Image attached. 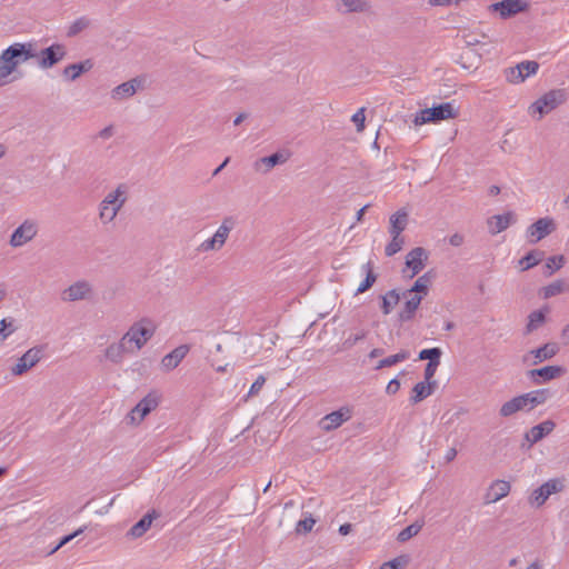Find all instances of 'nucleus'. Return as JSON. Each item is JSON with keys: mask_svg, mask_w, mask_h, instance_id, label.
<instances>
[{"mask_svg": "<svg viewBox=\"0 0 569 569\" xmlns=\"http://www.w3.org/2000/svg\"><path fill=\"white\" fill-rule=\"evenodd\" d=\"M37 52L31 42H14L0 54V87L9 83V76L23 62L33 59Z\"/></svg>", "mask_w": 569, "mask_h": 569, "instance_id": "1", "label": "nucleus"}, {"mask_svg": "<svg viewBox=\"0 0 569 569\" xmlns=\"http://www.w3.org/2000/svg\"><path fill=\"white\" fill-rule=\"evenodd\" d=\"M128 188L119 184L114 190L108 192L99 203V219L102 224L111 223L127 201Z\"/></svg>", "mask_w": 569, "mask_h": 569, "instance_id": "2", "label": "nucleus"}, {"mask_svg": "<svg viewBox=\"0 0 569 569\" xmlns=\"http://www.w3.org/2000/svg\"><path fill=\"white\" fill-rule=\"evenodd\" d=\"M156 329L157 326L151 319L142 318L128 329L122 339L132 348V352H137L153 337Z\"/></svg>", "mask_w": 569, "mask_h": 569, "instance_id": "3", "label": "nucleus"}, {"mask_svg": "<svg viewBox=\"0 0 569 569\" xmlns=\"http://www.w3.org/2000/svg\"><path fill=\"white\" fill-rule=\"evenodd\" d=\"M567 92L565 89H552L532 102L528 108V113L540 120L542 117L552 110L557 109L560 104L566 102Z\"/></svg>", "mask_w": 569, "mask_h": 569, "instance_id": "4", "label": "nucleus"}, {"mask_svg": "<svg viewBox=\"0 0 569 569\" xmlns=\"http://www.w3.org/2000/svg\"><path fill=\"white\" fill-rule=\"evenodd\" d=\"M236 227V220L233 217H226L221 224L219 226V228L216 230V232L213 233V236L211 238H208L206 239L204 241H202L199 246V250L201 252H209V251H218L220 250L231 230Z\"/></svg>", "mask_w": 569, "mask_h": 569, "instance_id": "5", "label": "nucleus"}, {"mask_svg": "<svg viewBox=\"0 0 569 569\" xmlns=\"http://www.w3.org/2000/svg\"><path fill=\"white\" fill-rule=\"evenodd\" d=\"M457 110L451 102H443L432 108L420 110L415 118L416 124H425L428 122H437L455 118Z\"/></svg>", "mask_w": 569, "mask_h": 569, "instance_id": "6", "label": "nucleus"}, {"mask_svg": "<svg viewBox=\"0 0 569 569\" xmlns=\"http://www.w3.org/2000/svg\"><path fill=\"white\" fill-rule=\"evenodd\" d=\"M39 231V226L36 220L26 219L20 226H18L12 232L9 244L12 248H20L26 243L30 242Z\"/></svg>", "mask_w": 569, "mask_h": 569, "instance_id": "7", "label": "nucleus"}, {"mask_svg": "<svg viewBox=\"0 0 569 569\" xmlns=\"http://www.w3.org/2000/svg\"><path fill=\"white\" fill-rule=\"evenodd\" d=\"M93 286L88 280H78L71 283L61 292V299L64 302H76L90 300L93 298Z\"/></svg>", "mask_w": 569, "mask_h": 569, "instance_id": "8", "label": "nucleus"}, {"mask_svg": "<svg viewBox=\"0 0 569 569\" xmlns=\"http://www.w3.org/2000/svg\"><path fill=\"white\" fill-rule=\"evenodd\" d=\"M67 56L66 47L61 43H52L48 48L42 49L39 53L37 52L38 67L41 69H50Z\"/></svg>", "mask_w": 569, "mask_h": 569, "instance_id": "9", "label": "nucleus"}, {"mask_svg": "<svg viewBox=\"0 0 569 569\" xmlns=\"http://www.w3.org/2000/svg\"><path fill=\"white\" fill-rule=\"evenodd\" d=\"M43 357L42 347H33L27 350L11 367V373L16 377L22 376L37 366Z\"/></svg>", "mask_w": 569, "mask_h": 569, "instance_id": "10", "label": "nucleus"}, {"mask_svg": "<svg viewBox=\"0 0 569 569\" xmlns=\"http://www.w3.org/2000/svg\"><path fill=\"white\" fill-rule=\"evenodd\" d=\"M539 63L536 61H522L515 67L505 70L506 80L509 83L518 84L523 82L528 77L537 73Z\"/></svg>", "mask_w": 569, "mask_h": 569, "instance_id": "11", "label": "nucleus"}, {"mask_svg": "<svg viewBox=\"0 0 569 569\" xmlns=\"http://www.w3.org/2000/svg\"><path fill=\"white\" fill-rule=\"evenodd\" d=\"M557 226L552 218L545 217L538 219L536 222L530 224L526 230V236L529 243H537L545 237L556 230Z\"/></svg>", "mask_w": 569, "mask_h": 569, "instance_id": "12", "label": "nucleus"}, {"mask_svg": "<svg viewBox=\"0 0 569 569\" xmlns=\"http://www.w3.org/2000/svg\"><path fill=\"white\" fill-rule=\"evenodd\" d=\"M157 406H158L157 397H154L152 395H148L136 405V407L129 412L127 418L129 419L130 423L138 425Z\"/></svg>", "mask_w": 569, "mask_h": 569, "instance_id": "13", "label": "nucleus"}, {"mask_svg": "<svg viewBox=\"0 0 569 569\" xmlns=\"http://www.w3.org/2000/svg\"><path fill=\"white\" fill-rule=\"evenodd\" d=\"M351 418V410L348 407L340 408L326 415L319 421V427L323 431H331L339 428L343 422Z\"/></svg>", "mask_w": 569, "mask_h": 569, "instance_id": "14", "label": "nucleus"}, {"mask_svg": "<svg viewBox=\"0 0 569 569\" xmlns=\"http://www.w3.org/2000/svg\"><path fill=\"white\" fill-rule=\"evenodd\" d=\"M529 4L526 0H502L491 4L493 11H498L501 18H508L519 12L526 11Z\"/></svg>", "mask_w": 569, "mask_h": 569, "instance_id": "15", "label": "nucleus"}, {"mask_svg": "<svg viewBox=\"0 0 569 569\" xmlns=\"http://www.w3.org/2000/svg\"><path fill=\"white\" fill-rule=\"evenodd\" d=\"M402 297L406 299V302L399 312V320L401 322H408L415 318L423 298L422 295L408 293L407 291H403Z\"/></svg>", "mask_w": 569, "mask_h": 569, "instance_id": "16", "label": "nucleus"}, {"mask_svg": "<svg viewBox=\"0 0 569 569\" xmlns=\"http://www.w3.org/2000/svg\"><path fill=\"white\" fill-rule=\"evenodd\" d=\"M560 489V482L557 480H549L541 485L539 488L533 490L531 493L529 501L537 507L542 506L546 500L555 492Z\"/></svg>", "mask_w": 569, "mask_h": 569, "instance_id": "17", "label": "nucleus"}, {"mask_svg": "<svg viewBox=\"0 0 569 569\" xmlns=\"http://www.w3.org/2000/svg\"><path fill=\"white\" fill-rule=\"evenodd\" d=\"M511 486L509 481L506 480H496L488 488L485 495V503L490 505L495 503L502 498L507 497L510 492Z\"/></svg>", "mask_w": 569, "mask_h": 569, "instance_id": "18", "label": "nucleus"}, {"mask_svg": "<svg viewBox=\"0 0 569 569\" xmlns=\"http://www.w3.org/2000/svg\"><path fill=\"white\" fill-rule=\"evenodd\" d=\"M335 7L342 14L363 13L371 8L369 0H336Z\"/></svg>", "mask_w": 569, "mask_h": 569, "instance_id": "19", "label": "nucleus"}, {"mask_svg": "<svg viewBox=\"0 0 569 569\" xmlns=\"http://www.w3.org/2000/svg\"><path fill=\"white\" fill-rule=\"evenodd\" d=\"M427 259V251L421 247H417L408 252L406 257V266L411 270L410 277H415L425 268V261Z\"/></svg>", "mask_w": 569, "mask_h": 569, "instance_id": "20", "label": "nucleus"}, {"mask_svg": "<svg viewBox=\"0 0 569 569\" xmlns=\"http://www.w3.org/2000/svg\"><path fill=\"white\" fill-rule=\"evenodd\" d=\"M516 221L513 212L509 211L503 214H496L487 220L489 233L495 236L505 231L510 224Z\"/></svg>", "mask_w": 569, "mask_h": 569, "instance_id": "21", "label": "nucleus"}, {"mask_svg": "<svg viewBox=\"0 0 569 569\" xmlns=\"http://www.w3.org/2000/svg\"><path fill=\"white\" fill-rule=\"evenodd\" d=\"M190 348L188 345H181L174 348L171 352L166 355L161 360V367L166 371H171L179 366V363L188 355Z\"/></svg>", "mask_w": 569, "mask_h": 569, "instance_id": "22", "label": "nucleus"}, {"mask_svg": "<svg viewBox=\"0 0 569 569\" xmlns=\"http://www.w3.org/2000/svg\"><path fill=\"white\" fill-rule=\"evenodd\" d=\"M563 369L559 366H547L540 369H532L528 372L530 379L535 382H546L559 377Z\"/></svg>", "mask_w": 569, "mask_h": 569, "instance_id": "23", "label": "nucleus"}, {"mask_svg": "<svg viewBox=\"0 0 569 569\" xmlns=\"http://www.w3.org/2000/svg\"><path fill=\"white\" fill-rule=\"evenodd\" d=\"M556 423L552 420H545L539 425L533 426L527 433L526 439L531 443H537L542 438L548 436L555 429Z\"/></svg>", "mask_w": 569, "mask_h": 569, "instance_id": "24", "label": "nucleus"}, {"mask_svg": "<svg viewBox=\"0 0 569 569\" xmlns=\"http://www.w3.org/2000/svg\"><path fill=\"white\" fill-rule=\"evenodd\" d=\"M131 352L132 348L128 347L124 340L121 338L118 342L111 343L107 347L104 356L109 361L113 363H120L124 355Z\"/></svg>", "mask_w": 569, "mask_h": 569, "instance_id": "25", "label": "nucleus"}, {"mask_svg": "<svg viewBox=\"0 0 569 569\" xmlns=\"http://www.w3.org/2000/svg\"><path fill=\"white\" fill-rule=\"evenodd\" d=\"M139 84L140 81L138 79H132L130 81L123 82L117 86L111 91V98L117 101L130 98L137 92V88Z\"/></svg>", "mask_w": 569, "mask_h": 569, "instance_id": "26", "label": "nucleus"}, {"mask_svg": "<svg viewBox=\"0 0 569 569\" xmlns=\"http://www.w3.org/2000/svg\"><path fill=\"white\" fill-rule=\"evenodd\" d=\"M91 68H92V62H91V60L88 59L82 62L72 63V64L67 66L62 71V76L69 81H74L82 73L89 71Z\"/></svg>", "mask_w": 569, "mask_h": 569, "instance_id": "27", "label": "nucleus"}, {"mask_svg": "<svg viewBox=\"0 0 569 569\" xmlns=\"http://www.w3.org/2000/svg\"><path fill=\"white\" fill-rule=\"evenodd\" d=\"M408 212L406 210H398L390 217V236H401V232L406 229L408 224Z\"/></svg>", "mask_w": 569, "mask_h": 569, "instance_id": "28", "label": "nucleus"}, {"mask_svg": "<svg viewBox=\"0 0 569 569\" xmlns=\"http://www.w3.org/2000/svg\"><path fill=\"white\" fill-rule=\"evenodd\" d=\"M361 271L366 274L365 279L360 282L356 295L365 293L368 291L377 281V274L373 271L372 261H368L361 266Z\"/></svg>", "mask_w": 569, "mask_h": 569, "instance_id": "29", "label": "nucleus"}, {"mask_svg": "<svg viewBox=\"0 0 569 569\" xmlns=\"http://www.w3.org/2000/svg\"><path fill=\"white\" fill-rule=\"evenodd\" d=\"M433 386H436V381L426 382L421 381L415 385L412 388V396L410 397V401L412 403H418L429 397L433 391Z\"/></svg>", "mask_w": 569, "mask_h": 569, "instance_id": "30", "label": "nucleus"}, {"mask_svg": "<svg viewBox=\"0 0 569 569\" xmlns=\"http://www.w3.org/2000/svg\"><path fill=\"white\" fill-rule=\"evenodd\" d=\"M153 516L151 513L144 515L138 522H136L127 536L133 539L142 537L151 527Z\"/></svg>", "mask_w": 569, "mask_h": 569, "instance_id": "31", "label": "nucleus"}, {"mask_svg": "<svg viewBox=\"0 0 569 569\" xmlns=\"http://www.w3.org/2000/svg\"><path fill=\"white\" fill-rule=\"evenodd\" d=\"M400 297V293L396 289L389 290L381 297V311L385 316L391 313L393 308L399 303Z\"/></svg>", "mask_w": 569, "mask_h": 569, "instance_id": "32", "label": "nucleus"}, {"mask_svg": "<svg viewBox=\"0 0 569 569\" xmlns=\"http://www.w3.org/2000/svg\"><path fill=\"white\" fill-rule=\"evenodd\" d=\"M519 411H525L522 408V401L519 396L513 397L512 399L506 401L499 409V415L502 418H508L513 416Z\"/></svg>", "mask_w": 569, "mask_h": 569, "instance_id": "33", "label": "nucleus"}, {"mask_svg": "<svg viewBox=\"0 0 569 569\" xmlns=\"http://www.w3.org/2000/svg\"><path fill=\"white\" fill-rule=\"evenodd\" d=\"M410 358V351L408 350H400L399 352L395 353V355H391V356H388L383 359H381L377 366H376V370H380L382 368H386V367H391V366H395L399 362H402V361H406Z\"/></svg>", "mask_w": 569, "mask_h": 569, "instance_id": "34", "label": "nucleus"}, {"mask_svg": "<svg viewBox=\"0 0 569 569\" xmlns=\"http://www.w3.org/2000/svg\"><path fill=\"white\" fill-rule=\"evenodd\" d=\"M557 351L558 347L555 343H546L545 346L532 350L531 353L535 357L533 365L552 358L557 353Z\"/></svg>", "mask_w": 569, "mask_h": 569, "instance_id": "35", "label": "nucleus"}, {"mask_svg": "<svg viewBox=\"0 0 569 569\" xmlns=\"http://www.w3.org/2000/svg\"><path fill=\"white\" fill-rule=\"evenodd\" d=\"M91 24V20L87 16H82L77 18L74 21L70 23L67 30L68 37H76L83 30L88 29Z\"/></svg>", "mask_w": 569, "mask_h": 569, "instance_id": "36", "label": "nucleus"}, {"mask_svg": "<svg viewBox=\"0 0 569 569\" xmlns=\"http://www.w3.org/2000/svg\"><path fill=\"white\" fill-rule=\"evenodd\" d=\"M430 284V277L428 273H425L420 276L413 283V286L410 289H407L406 291L408 293H416V295H422V298L428 295Z\"/></svg>", "mask_w": 569, "mask_h": 569, "instance_id": "37", "label": "nucleus"}, {"mask_svg": "<svg viewBox=\"0 0 569 569\" xmlns=\"http://www.w3.org/2000/svg\"><path fill=\"white\" fill-rule=\"evenodd\" d=\"M546 320V313L542 310L532 311L528 317L527 332L537 330Z\"/></svg>", "mask_w": 569, "mask_h": 569, "instance_id": "38", "label": "nucleus"}, {"mask_svg": "<svg viewBox=\"0 0 569 569\" xmlns=\"http://www.w3.org/2000/svg\"><path fill=\"white\" fill-rule=\"evenodd\" d=\"M542 253L539 251H530L525 257H522L519 261L522 270H528L535 266H537L541 260Z\"/></svg>", "mask_w": 569, "mask_h": 569, "instance_id": "39", "label": "nucleus"}, {"mask_svg": "<svg viewBox=\"0 0 569 569\" xmlns=\"http://www.w3.org/2000/svg\"><path fill=\"white\" fill-rule=\"evenodd\" d=\"M565 289V282L562 280H556L548 286L543 287L541 295L545 299H549L561 293Z\"/></svg>", "mask_w": 569, "mask_h": 569, "instance_id": "40", "label": "nucleus"}, {"mask_svg": "<svg viewBox=\"0 0 569 569\" xmlns=\"http://www.w3.org/2000/svg\"><path fill=\"white\" fill-rule=\"evenodd\" d=\"M442 355V351L440 348H429L423 349L419 352V359L420 360H429V362L440 363V357Z\"/></svg>", "mask_w": 569, "mask_h": 569, "instance_id": "41", "label": "nucleus"}, {"mask_svg": "<svg viewBox=\"0 0 569 569\" xmlns=\"http://www.w3.org/2000/svg\"><path fill=\"white\" fill-rule=\"evenodd\" d=\"M391 241L386 246L385 253L387 257H392L398 253L405 243V239L401 236H391Z\"/></svg>", "mask_w": 569, "mask_h": 569, "instance_id": "42", "label": "nucleus"}, {"mask_svg": "<svg viewBox=\"0 0 569 569\" xmlns=\"http://www.w3.org/2000/svg\"><path fill=\"white\" fill-rule=\"evenodd\" d=\"M565 262L563 256H552L547 259L545 274L551 276L556 270H559Z\"/></svg>", "mask_w": 569, "mask_h": 569, "instance_id": "43", "label": "nucleus"}, {"mask_svg": "<svg viewBox=\"0 0 569 569\" xmlns=\"http://www.w3.org/2000/svg\"><path fill=\"white\" fill-rule=\"evenodd\" d=\"M420 530H421V525H419L417 522L409 525L399 532L397 539L400 542H406L410 538L417 536Z\"/></svg>", "mask_w": 569, "mask_h": 569, "instance_id": "44", "label": "nucleus"}, {"mask_svg": "<svg viewBox=\"0 0 569 569\" xmlns=\"http://www.w3.org/2000/svg\"><path fill=\"white\" fill-rule=\"evenodd\" d=\"M287 161V157L280 152L272 153L268 157H263L261 162L266 164L267 169H271L277 164L283 163Z\"/></svg>", "mask_w": 569, "mask_h": 569, "instance_id": "45", "label": "nucleus"}, {"mask_svg": "<svg viewBox=\"0 0 569 569\" xmlns=\"http://www.w3.org/2000/svg\"><path fill=\"white\" fill-rule=\"evenodd\" d=\"M315 523L316 520L311 516L306 517L297 522L296 531L298 533H308L312 530Z\"/></svg>", "mask_w": 569, "mask_h": 569, "instance_id": "46", "label": "nucleus"}, {"mask_svg": "<svg viewBox=\"0 0 569 569\" xmlns=\"http://www.w3.org/2000/svg\"><path fill=\"white\" fill-rule=\"evenodd\" d=\"M14 330L16 328L13 327L12 320H0V341L6 340Z\"/></svg>", "mask_w": 569, "mask_h": 569, "instance_id": "47", "label": "nucleus"}, {"mask_svg": "<svg viewBox=\"0 0 569 569\" xmlns=\"http://www.w3.org/2000/svg\"><path fill=\"white\" fill-rule=\"evenodd\" d=\"M535 406H539L545 403L550 397V391L548 389H539L530 391Z\"/></svg>", "mask_w": 569, "mask_h": 569, "instance_id": "48", "label": "nucleus"}, {"mask_svg": "<svg viewBox=\"0 0 569 569\" xmlns=\"http://www.w3.org/2000/svg\"><path fill=\"white\" fill-rule=\"evenodd\" d=\"M83 528H79L78 530H76L74 532L70 533V535H67L64 536L63 538H61V540L59 541V543L57 546H54L49 555H52L56 551H58L61 547H63L64 545H67L68 542H70L73 538L78 537L80 533L83 532Z\"/></svg>", "mask_w": 569, "mask_h": 569, "instance_id": "49", "label": "nucleus"}, {"mask_svg": "<svg viewBox=\"0 0 569 569\" xmlns=\"http://www.w3.org/2000/svg\"><path fill=\"white\" fill-rule=\"evenodd\" d=\"M365 108H360L351 118V121L357 126V131L361 132L365 129Z\"/></svg>", "mask_w": 569, "mask_h": 569, "instance_id": "50", "label": "nucleus"}, {"mask_svg": "<svg viewBox=\"0 0 569 569\" xmlns=\"http://www.w3.org/2000/svg\"><path fill=\"white\" fill-rule=\"evenodd\" d=\"M266 383V378L260 375L254 382L251 385L247 397H252L258 395V392L262 389L263 385Z\"/></svg>", "mask_w": 569, "mask_h": 569, "instance_id": "51", "label": "nucleus"}, {"mask_svg": "<svg viewBox=\"0 0 569 569\" xmlns=\"http://www.w3.org/2000/svg\"><path fill=\"white\" fill-rule=\"evenodd\" d=\"M439 365L440 363H435V362L427 363V366L425 368V381L426 382H432L431 379L433 378Z\"/></svg>", "mask_w": 569, "mask_h": 569, "instance_id": "52", "label": "nucleus"}, {"mask_svg": "<svg viewBox=\"0 0 569 569\" xmlns=\"http://www.w3.org/2000/svg\"><path fill=\"white\" fill-rule=\"evenodd\" d=\"M519 397L522 401V408L525 409V411H530L536 408L530 392L520 395Z\"/></svg>", "mask_w": 569, "mask_h": 569, "instance_id": "53", "label": "nucleus"}, {"mask_svg": "<svg viewBox=\"0 0 569 569\" xmlns=\"http://www.w3.org/2000/svg\"><path fill=\"white\" fill-rule=\"evenodd\" d=\"M462 40L467 47H475L479 43H481L480 39L472 33H467L462 36Z\"/></svg>", "mask_w": 569, "mask_h": 569, "instance_id": "54", "label": "nucleus"}, {"mask_svg": "<svg viewBox=\"0 0 569 569\" xmlns=\"http://www.w3.org/2000/svg\"><path fill=\"white\" fill-rule=\"evenodd\" d=\"M461 0H428L431 7H449L451 4H458Z\"/></svg>", "mask_w": 569, "mask_h": 569, "instance_id": "55", "label": "nucleus"}, {"mask_svg": "<svg viewBox=\"0 0 569 569\" xmlns=\"http://www.w3.org/2000/svg\"><path fill=\"white\" fill-rule=\"evenodd\" d=\"M399 389H400V382L398 381L397 378H393L387 385L386 392L388 395H395L399 391Z\"/></svg>", "mask_w": 569, "mask_h": 569, "instance_id": "56", "label": "nucleus"}, {"mask_svg": "<svg viewBox=\"0 0 569 569\" xmlns=\"http://www.w3.org/2000/svg\"><path fill=\"white\" fill-rule=\"evenodd\" d=\"M365 337H366V332L365 331H360V332H358V333H356L353 336H349L345 343L347 346L351 347V346L356 345L358 341L365 339Z\"/></svg>", "mask_w": 569, "mask_h": 569, "instance_id": "57", "label": "nucleus"}, {"mask_svg": "<svg viewBox=\"0 0 569 569\" xmlns=\"http://www.w3.org/2000/svg\"><path fill=\"white\" fill-rule=\"evenodd\" d=\"M465 241V237L463 234L461 233H453L449 237V243L452 246V247H460Z\"/></svg>", "mask_w": 569, "mask_h": 569, "instance_id": "58", "label": "nucleus"}, {"mask_svg": "<svg viewBox=\"0 0 569 569\" xmlns=\"http://www.w3.org/2000/svg\"><path fill=\"white\" fill-rule=\"evenodd\" d=\"M114 133V129H113V126H107L106 128H103L102 130H100L98 132V137L101 138V139H109L113 136Z\"/></svg>", "mask_w": 569, "mask_h": 569, "instance_id": "59", "label": "nucleus"}, {"mask_svg": "<svg viewBox=\"0 0 569 569\" xmlns=\"http://www.w3.org/2000/svg\"><path fill=\"white\" fill-rule=\"evenodd\" d=\"M400 565L399 558H395L381 565L380 569H398Z\"/></svg>", "mask_w": 569, "mask_h": 569, "instance_id": "60", "label": "nucleus"}, {"mask_svg": "<svg viewBox=\"0 0 569 569\" xmlns=\"http://www.w3.org/2000/svg\"><path fill=\"white\" fill-rule=\"evenodd\" d=\"M456 457H457V450L455 448H450L445 455V459L447 462L452 461Z\"/></svg>", "mask_w": 569, "mask_h": 569, "instance_id": "61", "label": "nucleus"}, {"mask_svg": "<svg viewBox=\"0 0 569 569\" xmlns=\"http://www.w3.org/2000/svg\"><path fill=\"white\" fill-rule=\"evenodd\" d=\"M351 528L352 526L350 523H343L339 527V533L346 536L351 531Z\"/></svg>", "mask_w": 569, "mask_h": 569, "instance_id": "62", "label": "nucleus"}, {"mask_svg": "<svg viewBox=\"0 0 569 569\" xmlns=\"http://www.w3.org/2000/svg\"><path fill=\"white\" fill-rule=\"evenodd\" d=\"M383 352H385V351H383V349H381V348H375V349H372V350L370 351V353H369V358H377V357H379V356H382V355H383Z\"/></svg>", "mask_w": 569, "mask_h": 569, "instance_id": "63", "label": "nucleus"}, {"mask_svg": "<svg viewBox=\"0 0 569 569\" xmlns=\"http://www.w3.org/2000/svg\"><path fill=\"white\" fill-rule=\"evenodd\" d=\"M561 337L569 342V325L562 329Z\"/></svg>", "mask_w": 569, "mask_h": 569, "instance_id": "64", "label": "nucleus"}]
</instances>
